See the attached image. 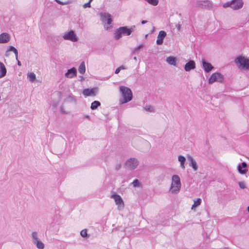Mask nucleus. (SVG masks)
<instances>
[{"label": "nucleus", "mask_w": 249, "mask_h": 249, "mask_svg": "<svg viewBox=\"0 0 249 249\" xmlns=\"http://www.w3.org/2000/svg\"><path fill=\"white\" fill-rule=\"evenodd\" d=\"M139 164V161L135 158H131L127 160L124 163L125 166L130 169L134 170L138 167Z\"/></svg>", "instance_id": "obj_5"}, {"label": "nucleus", "mask_w": 249, "mask_h": 249, "mask_svg": "<svg viewBox=\"0 0 249 249\" xmlns=\"http://www.w3.org/2000/svg\"><path fill=\"white\" fill-rule=\"evenodd\" d=\"M187 158L188 160L190 161L189 165L193 168L194 171H196L197 170L198 166L195 160L190 155H188Z\"/></svg>", "instance_id": "obj_20"}, {"label": "nucleus", "mask_w": 249, "mask_h": 249, "mask_svg": "<svg viewBox=\"0 0 249 249\" xmlns=\"http://www.w3.org/2000/svg\"><path fill=\"white\" fill-rule=\"evenodd\" d=\"M101 19L104 23V28L106 30L111 28L110 24L112 22L111 16L109 14H101Z\"/></svg>", "instance_id": "obj_7"}, {"label": "nucleus", "mask_w": 249, "mask_h": 249, "mask_svg": "<svg viewBox=\"0 0 249 249\" xmlns=\"http://www.w3.org/2000/svg\"><path fill=\"white\" fill-rule=\"evenodd\" d=\"M224 80V76L220 73H213L209 79V83L213 84L215 82H222Z\"/></svg>", "instance_id": "obj_8"}, {"label": "nucleus", "mask_w": 249, "mask_h": 249, "mask_svg": "<svg viewBox=\"0 0 249 249\" xmlns=\"http://www.w3.org/2000/svg\"><path fill=\"white\" fill-rule=\"evenodd\" d=\"M17 60L18 61V66H21V62L18 59H17Z\"/></svg>", "instance_id": "obj_44"}, {"label": "nucleus", "mask_w": 249, "mask_h": 249, "mask_svg": "<svg viewBox=\"0 0 249 249\" xmlns=\"http://www.w3.org/2000/svg\"><path fill=\"white\" fill-rule=\"evenodd\" d=\"M132 183L134 187H141V183L137 179L134 180Z\"/></svg>", "instance_id": "obj_31"}, {"label": "nucleus", "mask_w": 249, "mask_h": 249, "mask_svg": "<svg viewBox=\"0 0 249 249\" xmlns=\"http://www.w3.org/2000/svg\"><path fill=\"white\" fill-rule=\"evenodd\" d=\"M27 77L30 80V81L33 82L36 78V74L33 72H30L28 74Z\"/></svg>", "instance_id": "obj_28"}, {"label": "nucleus", "mask_w": 249, "mask_h": 249, "mask_svg": "<svg viewBox=\"0 0 249 249\" xmlns=\"http://www.w3.org/2000/svg\"><path fill=\"white\" fill-rule=\"evenodd\" d=\"M239 187L242 189H245L246 188L245 184L244 182L240 181L238 182Z\"/></svg>", "instance_id": "obj_34"}, {"label": "nucleus", "mask_w": 249, "mask_h": 249, "mask_svg": "<svg viewBox=\"0 0 249 249\" xmlns=\"http://www.w3.org/2000/svg\"><path fill=\"white\" fill-rule=\"evenodd\" d=\"M90 3H91V2H89H89H88L86 3H85V4L83 5V7H84V8H87V7H91Z\"/></svg>", "instance_id": "obj_37"}, {"label": "nucleus", "mask_w": 249, "mask_h": 249, "mask_svg": "<svg viewBox=\"0 0 249 249\" xmlns=\"http://www.w3.org/2000/svg\"><path fill=\"white\" fill-rule=\"evenodd\" d=\"M149 3L154 5L156 6L158 5L159 0H145Z\"/></svg>", "instance_id": "obj_30"}, {"label": "nucleus", "mask_w": 249, "mask_h": 249, "mask_svg": "<svg viewBox=\"0 0 249 249\" xmlns=\"http://www.w3.org/2000/svg\"><path fill=\"white\" fill-rule=\"evenodd\" d=\"M166 36V33L164 31H160L159 32L158 35L157 39L156 40V43L158 45L162 44L163 39Z\"/></svg>", "instance_id": "obj_14"}, {"label": "nucleus", "mask_w": 249, "mask_h": 249, "mask_svg": "<svg viewBox=\"0 0 249 249\" xmlns=\"http://www.w3.org/2000/svg\"><path fill=\"white\" fill-rule=\"evenodd\" d=\"M232 0L223 4L224 8L231 7L232 8Z\"/></svg>", "instance_id": "obj_32"}, {"label": "nucleus", "mask_w": 249, "mask_h": 249, "mask_svg": "<svg viewBox=\"0 0 249 249\" xmlns=\"http://www.w3.org/2000/svg\"><path fill=\"white\" fill-rule=\"evenodd\" d=\"M9 52H13L15 54L16 59H18V51L17 49H16L14 47H13L12 46H10L9 47V48L8 49V50L5 52V55L6 56H9Z\"/></svg>", "instance_id": "obj_21"}, {"label": "nucleus", "mask_w": 249, "mask_h": 249, "mask_svg": "<svg viewBox=\"0 0 249 249\" xmlns=\"http://www.w3.org/2000/svg\"><path fill=\"white\" fill-rule=\"evenodd\" d=\"M60 111L62 114H67V112L64 110V108L63 106L60 107Z\"/></svg>", "instance_id": "obj_38"}, {"label": "nucleus", "mask_w": 249, "mask_h": 249, "mask_svg": "<svg viewBox=\"0 0 249 249\" xmlns=\"http://www.w3.org/2000/svg\"><path fill=\"white\" fill-rule=\"evenodd\" d=\"M93 0H89V2H91Z\"/></svg>", "instance_id": "obj_48"}, {"label": "nucleus", "mask_w": 249, "mask_h": 249, "mask_svg": "<svg viewBox=\"0 0 249 249\" xmlns=\"http://www.w3.org/2000/svg\"><path fill=\"white\" fill-rule=\"evenodd\" d=\"M122 165L121 163L118 164L115 166V169L116 170H119L121 168Z\"/></svg>", "instance_id": "obj_39"}, {"label": "nucleus", "mask_w": 249, "mask_h": 249, "mask_svg": "<svg viewBox=\"0 0 249 249\" xmlns=\"http://www.w3.org/2000/svg\"><path fill=\"white\" fill-rule=\"evenodd\" d=\"M196 68V63L193 60L189 61L184 66V70L186 71H189Z\"/></svg>", "instance_id": "obj_16"}, {"label": "nucleus", "mask_w": 249, "mask_h": 249, "mask_svg": "<svg viewBox=\"0 0 249 249\" xmlns=\"http://www.w3.org/2000/svg\"><path fill=\"white\" fill-rule=\"evenodd\" d=\"M59 104V102L58 101H53L52 103V105L53 108H56V107L58 106Z\"/></svg>", "instance_id": "obj_36"}, {"label": "nucleus", "mask_w": 249, "mask_h": 249, "mask_svg": "<svg viewBox=\"0 0 249 249\" xmlns=\"http://www.w3.org/2000/svg\"><path fill=\"white\" fill-rule=\"evenodd\" d=\"M84 118L88 119L89 120L90 119V116L88 115H86L84 117Z\"/></svg>", "instance_id": "obj_42"}, {"label": "nucleus", "mask_w": 249, "mask_h": 249, "mask_svg": "<svg viewBox=\"0 0 249 249\" xmlns=\"http://www.w3.org/2000/svg\"><path fill=\"white\" fill-rule=\"evenodd\" d=\"M135 26L133 25L130 28L126 26H123L117 29L114 33V38L118 40L122 37L123 36H128L134 31Z\"/></svg>", "instance_id": "obj_1"}, {"label": "nucleus", "mask_w": 249, "mask_h": 249, "mask_svg": "<svg viewBox=\"0 0 249 249\" xmlns=\"http://www.w3.org/2000/svg\"><path fill=\"white\" fill-rule=\"evenodd\" d=\"M101 106V103L99 101H94L91 104L90 106V108L91 110H94L96 109L98 107Z\"/></svg>", "instance_id": "obj_24"}, {"label": "nucleus", "mask_w": 249, "mask_h": 249, "mask_svg": "<svg viewBox=\"0 0 249 249\" xmlns=\"http://www.w3.org/2000/svg\"><path fill=\"white\" fill-rule=\"evenodd\" d=\"M235 63L238 65L239 68L245 70L249 69V59L245 58L243 56L237 57L235 60Z\"/></svg>", "instance_id": "obj_4"}, {"label": "nucleus", "mask_w": 249, "mask_h": 249, "mask_svg": "<svg viewBox=\"0 0 249 249\" xmlns=\"http://www.w3.org/2000/svg\"><path fill=\"white\" fill-rule=\"evenodd\" d=\"M247 166V164L245 162H243L241 164H239L237 167L239 173L241 174H246L248 170L247 169H246Z\"/></svg>", "instance_id": "obj_19"}, {"label": "nucleus", "mask_w": 249, "mask_h": 249, "mask_svg": "<svg viewBox=\"0 0 249 249\" xmlns=\"http://www.w3.org/2000/svg\"><path fill=\"white\" fill-rule=\"evenodd\" d=\"M55 1L59 4H61V2H60L59 0H55Z\"/></svg>", "instance_id": "obj_46"}, {"label": "nucleus", "mask_w": 249, "mask_h": 249, "mask_svg": "<svg viewBox=\"0 0 249 249\" xmlns=\"http://www.w3.org/2000/svg\"><path fill=\"white\" fill-rule=\"evenodd\" d=\"M111 198L114 199L116 205L118 206V209L120 210L124 208V203L122 198L119 195L117 194L112 195Z\"/></svg>", "instance_id": "obj_10"}, {"label": "nucleus", "mask_w": 249, "mask_h": 249, "mask_svg": "<svg viewBox=\"0 0 249 249\" xmlns=\"http://www.w3.org/2000/svg\"><path fill=\"white\" fill-rule=\"evenodd\" d=\"M119 68L120 69V70H124V69H126V68H125V67H124V66H121L119 67Z\"/></svg>", "instance_id": "obj_43"}, {"label": "nucleus", "mask_w": 249, "mask_h": 249, "mask_svg": "<svg viewBox=\"0 0 249 249\" xmlns=\"http://www.w3.org/2000/svg\"><path fill=\"white\" fill-rule=\"evenodd\" d=\"M76 69L73 67L68 70L67 72L65 74V76L68 78H72L76 75Z\"/></svg>", "instance_id": "obj_17"}, {"label": "nucleus", "mask_w": 249, "mask_h": 249, "mask_svg": "<svg viewBox=\"0 0 249 249\" xmlns=\"http://www.w3.org/2000/svg\"><path fill=\"white\" fill-rule=\"evenodd\" d=\"M78 71L81 74H84L86 71V67H85V64L84 62H82L78 68Z\"/></svg>", "instance_id": "obj_26"}, {"label": "nucleus", "mask_w": 249, "mask_h": 249, "mask_svg": "<svg viewBox=\"0 0 249 249\" xmlns=\"http://www.w3.org/2000/svg\"><path fill=\"white\" fill-rule=\"evenodd\" d=\"M232 9L237 10L241 9L244 4L242 0H232Z\"/></svg>", "instance_id": "obj_13"}, {"label": "nucleus", "mask_w": 249, "mask_h": 249, "mask_svg": "<svg viewBox=\"0 0 249 249\" xmlns=\"http://www.w3.org/2000/svg\"><path fill=\"white\" fill-rule=\"evenodd\" d=\"M63 38L64 40H70L72 42H76L78 40L76 35L72 30L65 33L63 36Z\"/></svg>", "instance_id": "obj_9"}, {"label": "nucleus", "mask_w": 249, "mask_h": 249, "mask_svg": "<svg viewBox=\"0 0 249 249\" xmlns=\"http://www.w3.org/2000/svg\"><path fill=\"white\" fill-rule=\"evenodd\" d=\"M147 22V21L146 20H142L141 23L142 24H145Z\"/></svg>", "instance_id": "obj_45"}, {"label": "nucleus", "mask_w": 249, "mask_h": 249, "mask_svg": "<svg viewBox=\"0 0 249 249\" xmlns=\"http://www.w3.org/2000/svg\"><path fill=\"white\" fill-rule=\"evenodd\" d=\"M176 27L177 28L178 30L179 31L181 28V24L179 23H178L177 24H176Z\"/></svg>", "instance_id": "obj_40"}, {"label": "nucleus", "mask_w": 249, "mask_h": 249, "mask_svg": "<svg viewBox=\"0 0 249 249\" xmlns=\"http://www.w3.org/2000/svg\"><path fill=\"white\" fill-rule=\"evenodd\" d=\"M7 72L6 67L4 64L0 61V78L4 77Z\"/></svg>", "instance_id": "obj_22"}, {"label": "nucleus", "mask_w": 249, "mask_h": 249, "mask_svg": "<svg viewBox=\"0 0 249 249\" xmlns=\"http://www.w3.org/2000/svg\"><path fill=\"white\" fill-rule=\"evenodd\" d=\"M166 61L169 65L176 66V58L173 56L167 57Z\"/></svg>", "instance_id": "obj_23"}, {"label": "nucleus", "mask_w": 249, "mask_h": 249, "mask_svg": "<svg viewBox=\"0 0 249 249\" xmlns=\"http://www.w3.org/2000/svg\"><path fill=\"white\" fill-rule=\"evenodd\" d=\"M83 94L85 97L88 96H95L97 93V89L96 88H93L91 89L87 88L84 89L82 92Z\"/></svg>", "instance_id": "obj_12"}, {"label": "nucleus", "mask_w": 249, "mask_h": 249, "mask_svg": "<svg viewBox=\"0 0 249 249\" xmlns=\"http://www.w3.org/2000/svg\"><path fill=\"white\" fill-rule=\"evenodd\" d=\"M120 91L123 97V99L120 100V104L126 103L132 100V93L129 88L123 86H120Z\"/></svg>", "instance_id": "obj_3"}, {"label": "nucleus", "mask_w": 249, "mask_h": 249, "mask_svg": "<svg viewBox=\"0 0 249 249\" xmlns=\"http://www.w3.org/2000/svg\"><path fill=\"white\" fill-rule=\"evenodd\" d=\"M178 160L180 162V166L183 169H185L184 163L186 160L185 158L181 155L178 156Z\"/></svg>", "instance_id": "obj_25"}, {"label": "nucleus", "mask_w": 249, "mask_h": 249, "mask_svg": "<svg viewBox=\"0 0 249 249\" xmlns=\"http://www.w3.org/2000/svg\"><path fill=\"white\" fill-rule=\"evenodd\" d=\"M121 70L118 67V68H117L115 71V74H118L120 71Z\"/></svg>", "instance_id": "obj_41"}, {"label": "nucleus", "mask_w": 249, "mask_h": 249, "mask_svg": "<svg viewBox=\"0 0 249 249\" xmlns=\"http://www.w3.org/2000/svg\"><path fill=\"white\" fill-rule=\"evenodd\" d=\"M143 46V44H141L140 45H139L138 47H136L134 50H133V52L135 53V52H136L137 51H138L140 49H141L142 48Z\"/></svg>", "instance_id": "obj_35"}, {"label": "nucleus", "mask_w": 249, "mask_h": 249, "mask_svg": "<svg viewBox=\"0 0 249 249\" xmlns=\"http://www.w3.org/2000/svg\"><path fill=\"white\" fill-rule=\"evenodd\" d=\"M202 68L206 72H210L213 68V67L211 63L206 62L204 60L202 61Z\"/></svg>", "instance_id": "obj_18"}, {"label": "nucleus", "mask_w": 249, "mask_h": 249, "mask_svg": "<svg viewBox=\"0 0 249 249\" xmlns=\"http://www.w3.org/2000/svg\"><path fill=\"white\" fill-rule=\"evenodd\" d=\"M181 183L180 178L178 175H174L172 177V182L169 192L172 194H178L181 189Z\"/></svg>", "instance_id": "obj_2"}, {"label": "nucleus", "mask_w": 249, "mask_h": 249, "mask_svg": "<svg viewBox=\"0 0 249 249\" xmlns=\"http://www.w3.org/2000/svg\"><path fill=\"white\" fill-rule=\"evenodd\" d=\"M32 242L36 245L38 249H44V244L39 240L38 237V233L36 231H33L31 234Z\"/></svg>", "instance_id": "obj_6"}, {"label": "nucleus", "mask_w": 249, "mask_h": 249, "mask_svg": "<svg viewBox=\"0 0 249 249\" xmlns=\"http://www.w3.org/2000/svg\"><path fill=\"white\" fill-rule=\"evenodd\" d=\"M201 203V198H197L196 200H194V204H193L192 206V209H193L194 208L200 205Z\"/></svg>", "instance_id": "obj_27"}, {"label": "nucleus", "mask_w": 249, "mask_h": 249, "mask_svg": "<svg viewBox=\"0 0 249 249\" xmlns=\"http://www.w3.org/2000/svg\"><path fill=\"white\" fill-rule=\"evenodd\" d=\"M196 5V7L202 9H210L212 7L213 4L209 0L197 1Z\"/></svg>", "instance_id": "obj_11"}, {"label": "nucleus", "mask_w": 249, "mask_h": 249, "mask_svg": "<svg viewBox=\"0 0 249 249\" xmlns=\"http://www.w3.org/2000/svg\"><path fill=\"white\" fill-rule=\"evenodd\" d=\"M11 38L10 35L7 33H3L0 35V43H8Z\"/></svg>", "instance_id": "obj_15"}, {"label": "nucleus", "mask_w": 249, "mask_h": 249, "mask_svg": "<svg viewBox=\"0 0 249 249\" xmlns=\"http://www.w3.org/2000/svg\"><path fill=\"white\" fill-rule=\"evenodd\" d=\"M80 235L83 237H86L87 236V231L86 229L82 230L80 232Z\"/></svg>", "instance_id": "obj_33"}, {"label": "nucleus", "mask_w": 249, "mask_h": 249, "mask_svg": "<svg viewBox=\"0 0 249 249\" xmlns=\"http://www.w3.org/2000/svg\"><path fill=\"white\" fill-rule=\"evenodd\" d=\"M144 111L149 112H153L154 111V108L151 106H146L143 107Z\"/></svg>", "instance_id": "obj_29"}, {"label": "nucleus", "mask_w": 249, "mask_h": 249, "mask_svg": "<svg viewBox=\"0 0 249 249\" xmlns=\"http://www.w3.org/2000/svg\"><path fill=\"white\" fill-rule=\"evenodd\" d=\"M134 60H137V57H136V56H135V57H134Z\"/></svg>", "instance_id": "obj_47"}]
</instances>
